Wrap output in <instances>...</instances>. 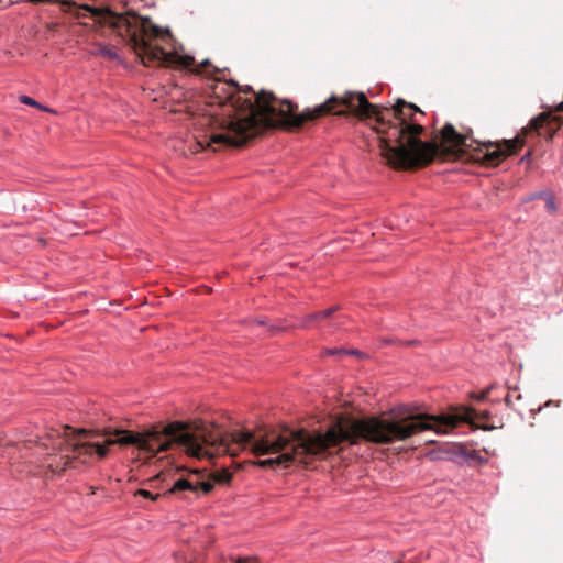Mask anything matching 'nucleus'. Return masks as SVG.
<instances>
[{"label":"nucleus","instance_id":"obj_18","mask_svg":"<svg viewBox=\"0 0 563 563\" xmlns=\"http://www.w3.org/2000/svg\"><path fill=\"white\" fill-rule=\"evenodd\" d=\"M344 349H328L325 351V354L328 355H343L344 354Z\"/></svg>","mask_w":563,"mask_h":563},{"label":"nucleus","instance_id":"obj_9","mask_svg":"<svg viewBox=\"0 0 563 563\" xmlns=\"http://www.w3.org/2000/svg\"><path fill=\"white\" fill-rule=\"evenodd\" d=\"M442 139L452 146H467V136L457 133L452 124H446L443 128Z\"/></svg>","mask_w":563,"mask_h":563},{"label":"nucleus","instance_id":"obj_19","mask_svg":"<svg viewBox=\"0 0 563 563\" xmlns=\"http://www.w3.org/2000/svg\"><path fill=\"white\" fill-rule=\"evenodd\" d=\"M345 354H349V355H357V356H361V355H362V353H361L360 351H357V350H345V351H344V355H345Z\"/></svg>","mask_w":563,"mask_h":563},{"label":"nucleus","instance_id":"obj_5","mask_svg":"<svg viewBox=\"0 0 563 563\" xmlns=\"http://www.w3.org/2000/svg\"><path fill=\"white\" fill-rule=\"evenodd\" d=\"M231 478L232 473L223 465L220 470L212 472L203 468L186 474H180L178 470H163L152 481H159L167 486L165 494L184 495L186 493L208 494L213 489L214 484H227Z\"/></svg>","mask_w":563,"mask_h":563},{"label":"nucleus","instance_id":"obj_17","mask_svg":"<svg viewBox=\"0 0 563 563\" xmlns=\"http://www.w3.org/2000/svg\"><path fill=\"white\" fill-rule=\"evenodd\" d=\"M338 310H339V307L334 306V307L328 308L325 310H322V314L327 319V318L331 317Z\"/></svg>","mask_w":563,"mask_h":563},{"label":"nucleus","instance_id":"obj_23","mask_svg":"<svg viewBox=\"0 0 563 563\" xmlns=\"http://www.w3.org/2000/svg\"><path fill=\"white\" fill-rule=\"evenodd\" d=\"M68 430H70V428H69V427H66V428H65V431H64L65 437H68V432H67Z\"/></svg>","mask_w":563,"mask_h":563},{"label":"nucleus","instance_id":"obj_10","mask_svg":"<svg viewBox=\"0 0 563 563\" xmlns=\"http://www.w3.org/2000/svg\"><path fill=\"white\" fill-rule=\"evenodd\" d=\"M98 54L109 60H118V62H121V58L118 54V52L115 51V48L113 47H110L108 45H104V44H99L98 45Z\"/></svg>","mask_w":563,"mask_h":563},{"label":"nucleus","instance_id":"obj_4","mask_svg":"<svg viewBox=\"0 0 563 563\" xmlns=\"http://www.w3.org/2000/svg\"><path fill=\"white\" fill-rule=\"evenodd\" d=\"M106 19L144 64L146 59L150 63H157L158 58L168 56L164 48L152 43V38L158 35V27L152 23L150 18L142 16L132 10L124 12L108 10Z\"/></svg>","mask_w":563,"mask_h":563},{"label":"nucleus","instance_id":"obj_15","mask_svg":"<svg viewBox=\"0 0 563 563\" xmlns=\"http://www.w3.org/2000/svg\"><path fill=\"white\" fill-rule=\"evenodd\" d=\"M136 495L142 496L146 499H151V500H156L159 497V494L154 495L152 492H150L147 489H139L136 492Z\"/></svg>","mask_w":563,"mask_h":563},{"label":"nucleus","instance_id":"obj_8","mask_svg":"<svg viewBox=\"0 0 563 563\" xmlns=\"http://www.w3.org/2000/svg\"><path fill=\"white\" fill-rule=\"evenodd\" d=\"M483 158L487 164L497 165L505 155L514 154L521 146V141L516 137L505 140L501 144L488 142L484 143Z\"/></svg>","mask_w":563,"mask_h":563},{"label":"nucleus","instance_id":"obj_25","mask_svg":"<svg viewBox=\"0 0 563 563\" xmlns=\"http://www.w3.org/2000/svg\"><path fill=\"white\" fill-rule=\"evenodd\" d=\"M254 322H256L258 324H264V322L262 320H255Z\"/></svg>","mask_w":563,"mask_h":563},{"label":"nucleus","instance_id":"obj_12","mask_svg":"<svg viewBox=\"0 0 563 563\" xmlns=\"http://www.w3.org/2000/svg\"><path fill=\"white\" fill-rule=\"evenodd\" d=\"M549 115L547 113H541L530 121L529 126L531 130L539 132V130L544 125V123H547Z\"/></svg>","mask_w":563,"mask_h":563},{"label":"nucleus","instance_id":"obj_16","mask_svg":"<svg viewBox=\"0 0 563 563\" xmlns=\"http://www.w3.org/2000/svg\"><path fill=\"white\" fill-rule=\"evenodd\" d=\"M81 9L85 11L84 15L97 16L99 14V10L89 4H84Z\"/></svg>","mask_w":563,"mask_h":563},{"label":"nucleus","instance_id":"obj_30","mask_svg":"<svg viewBox=\"0 0 563 563\" xmlns=\"http://www.w3.org/2000/svg\"><path fill=\"white\" fill-rule=\"evenodd\" d=\"M559 108L560 109L563 108V102H560Z\"/></svg>","mask_w":563,"mask_h":563},{"label":"nucleus","instance_id":"obj_28","mask_svg":"<svg viewBox=\"0 0 563 563\" xmlns=\"http://www.w3.org/2000/svg\"><path fill=\"white\" fill-rule=\"evenodd\" d=\"M477 460H478L479 462H483L482 456H477Z\"/></svg>","mask_w":563,"mask_h":563},{"label":"nucleus","instance_id":"obj_13","mask_svg":"<svg viewBox=\"0 0 563 563\" xmlns=\"http://www.w3.org/2000/svg\"><path fill=\"white\" fill-rule=\"evenodd\" d=\"M314 321H318L316 312L298 319L297 327L302 328V329H308V328H310L311 322H314Z\"/></svg>","mask_w":563,"mask_h":563},{"label":"nucleus","instance_id":"obj_7","mask_svg":"<svg viewBox=\"0 0 563 563\" xmlns=\"http://www.w3.org/2000/svg\"><path fill=\"white\" fill-rule=\"evenodd\" d=\"M166 58H158L157 63L172 66L178 69H187L197 74L208 73L207 67H211L214 69V66H211L209 59H205L200 65H195V58L188 54H179L177 52L169 53L167 52Z\"/></svg>","mask_w":563,"mask_h":563},{"label":"nucleus","instance_id":"obj_1","mask_svg":"<svg viewBox=\"0 0 563 563\" xmlns=\"http://www.w3.org/2000/svg\"><path fill=\"white\" fill-rule=\"evenodd\" d=\"M473 419V410L463 408L459 412L421 415L413 412H393L388 418H371L344 424L338 422L325 433L309 432L305 429L286 428L280 432L269 431L255 435L249 429V451L256 455H269L257 462L260 466L287 468L294 462L308 464L309 459L323 454L340 442L354 443L358 439L375 443L404 441L424 430L438 435L453 434L463 422Z\"/></svg>","mask_w":563,"mask_h":563},{"label":"nucleus","instance_id":"obj_21","mask_svg":"<svg viewBox=\"0 0 563 563\" xmlns=\"http://www.w3.org/2000/svg\"><path fill=\"white\" fill-rule=\"evenodd\" d=\"M230 84H231L233 87H236V88H239V90H241V88L238 86L236 81L231 80V82H230Z\"/></svg>","mask_w":563,"mask_h":563},{"label":"nucleus","instance_id":"obj_11","mask_svg":"<svg viewBox=\"0 0 563 563\" xmlns=\"http://www.w3.org/2000/svg\"><path fill=\"white\" fill-rule=\"evenodd\" d=\"M534 197H544L547 211L550 212V213H555L556 212L555 199H554V196L552 194L540 192V194L534 195Z\"/></svg>","mask_w":563,"mask_h":563},{"label":"nucleus","instance_id":"obj_2","mask_svg":"<svg viewBox=\"0 0 563 563\" xmlns=\"http://www.w3.org/2000/svg\"><path fill=\"white\" fill-rule=\"evenodd\" d=\"M335 104H345L362 115L376 119L382 155L394 167L408 168L428 163L438 152L435 144L418 139L423 126L415 119L416 113L422 114L417 106L398 99L391 110H382L369 103L363 92H347L342 98L331 96L325 102L296 114V107L290 101L278 100L272 93L262 91L255 96L254 103L249 99V140L262 130L279 124L299 126L331 112Z\"/></svg>","mask_w":563,"mask_h":563},{"label":"nucleus","instance_id":"obj_26","mask_svg":"<svg viewBox=\"0 0 563 563\" xmlns=\"http://www.w3.org/2000/svg\"><path fill=\"white\" fill-rule=\"evenodd\" d=\"M505 401H506L507 404H509V401H510V397H509V396H507V397L505 398Z\"/></svg>","mask_w":563,"mask_h":563},{"label":"nucleus","instance_id":"obj_22","mask_svg":"<svg viewBox=\"0 0 563 563\" xmlns=\"http://www.w3.org/2000/svg\"><path fill=\"white\" fill-rule=\"evenodd\" d=\"M30 1L33 3H42V2H45L46 0H30Z\"/></svg>","mask_w":563,"mask_h":563},{"label":"nucleus","instance_id":"obj_24","mask_svg":"<svg viewBox=\"0 0 563 563\" xmlns=\"http://www.w3.org/2000/svg\"><path fill=\"white\" fill-rule=\"evenodd\" d=\"M247 90H249V93H250V92L255 93V92L253 91V89H252V87H251V86H249V87H247Z\"/></svg>","mask_w":563,"mask_h":563},{"label":"nucleus","instance_id":"obj_27","mask_svg":"<svg viewBox=\"0 0 563 563\" xmlns=\"http://www.w3.org/2000/svg\"><path fill=\"white\" fill-rule=\"evenodd\" d=\"M486 396V393H483L479 399H483Z\"/></svg>","mask_w":563,"mask_h":563},{"label":"nucleus","instance_id":"obj_14","mask_svg":"<svg viewBox=\"0 0 563 563\" xmlns=\"http://www.w3.org/2000/svg\"><path fill=\"white\" fill-rule=\"evenodd\" d=\"M20 101L24 104H27V106H31V107H34V108H38V109H42V110H45L47 111V108L44 107L43 104H41L40 102H37L35 99L29 97V96H21L20 97Z\"/></svg>","mask_w":563,"mask_h":563},{"label":"nucleus","instance_id":"obj_6","mask_svg":"<svg viewBox=\"0 0 563 563\" xmlns=\"http://www.w3.org/2000/svg\"><path fill=\"white\" fill-rule=\"evenodd\" d=\"M198 145L203 150L212 147L217 151L218 147L241 148L246 145V120L243 118H231L218 131H212L208 139L198 142Z\"/></svg>","mask_w":563,"mask_h":563},{"label":"nucleus","instance_id":"obj_3","mask_svg":"<svg viewBox=\"0 0 563 563\" xmlns=\"http://www.w3.org/2000/svg\"><path fill=\"white\" fill-rule=\"evenodd\" d=\"M66 443L73 446V453L77 456L102 459L107 456L110 445L119 444L133 446L139 452V459L144 462L175 449L198 460L228 455L235 463L238 451L246 448V434L229 433L220 426L205 421L192 426L173 421L153 426L142 433L115 429L104 434L89 435L82 430L77 439L66 440L58 431L52 430L46 438H40V444L47 450H60Z\"/></svg>","mask_w":563,"mask_h":563},{"label":"nucleus","instance_id":"obj_20","mask_svg":"<svg viewBox=\"0 0 563 563\" xmlns=\"http://www.w3.org/2000/svg\"><path fill=\"white\" fill-rule=\"evenodd\" d=\"M316 314H317V320H318V321L325 319V318L323 317V314H322V311L316 312Z\"/></svg>","mask_w":563,"mask_h":563},{"label":"nucleus","instance_id":"obj_29","mask_svg":"<svg viewBox=\"0 0 563 563\" xmlns=\"http://www.w3.org/2000/svg\"><path fill=\"white\" fill-rule=\"evenodd\" d=\"M247 562L253 563L251 556H249Z\"/></svg>","mask_w":563,"mask_h":563}]
</instances>
